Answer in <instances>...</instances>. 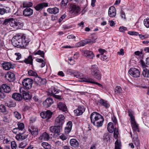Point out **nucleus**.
Returning <instances> with one entry per match:
<instances>
[{"label": "nucleus", "mask_w": 149, "mask_h": 149, "mask_svg": "<svg viewBox=\"0 0 149 149\" xmlns=\"http://www.w3.org/2000/svg\"><path fill=\"white\" fill-rule=\"evenodd\" d=\"M122 91V88L120 86H116L115 89V92L116 94L120 93H121Z\"/></svg>", "instance_id": "nucleus-50"}, {"label": "nucleus", "mask_w": 149, "mask_h": 149, "mask_svg": "<svg viewBox=\"0 0 149 149\" xmlns=\"http://www.w3.org/2000/svg\"><path fill=\"white\" fill-rule=\"evenodd\" d=\"M85 109L83 106H79L78 109L74 110L75 115L76 116L81 115L85 111Z\"/></svg>", "instance_id": "nucleus-13"}, {"label": "nucleus", "mask_w": 149, "mask_h": 149, "mask_svg": "<svg viewBox=\"0 0 149 149\" xmlns=\"http://www.w3.org/2000/svg\"><path fill=\"white\" fill-rule=\"evenodd\" d=\"M5 105L9 107H13L16 106L15 102L12 101L10 100L5 103Z\"/></svg>", "instance_id": "nucleus-30"}, {"label": "nucleus", "mask_w": 149, "mask_h": 149, "mask_svg": "<svg viewBox=\"0 0 149 149\" xmlns=\"http://www.w3.org/2000/svg\"><path fill=\"white\" fill-rule=\"evenodd\" d=\"M22 95V98H23L25 100H29L31 98V96L29 95V93L27 92L23 91Z\"/></svg>", "instance_id": "nucleus-39"}, {"label": "nucleus", "mask_w": 149, "mask_h": 149, "mask_svg": "<svg viewBox=\"0 0 149 149\" xmlns=\"http://www.w3.org/2000/svg\"><path fill=\"white\" fill-rule=\"evenodd\" d=\"M113 131V136L116 139L118 137L119 134L118 129L116 128H115Z\"/></svg>", "instance_id": "nucleus-52"}, {"label": "nucleus", "mask_w": 149, "mask_h": 149, "mask_svg": "<svg viewBox=\"0 0 149 149\" xmlns=\"http://www.w3.org/2000/svg\"><path fill=\"white\" fill-rule=\"evenodd\" d=\"M7 13L6 10L4 8H0V14L3 15Z\"/></svg>", "instance_id": "nucleus-64"}, {"label": "nucleus", "mask_w": 149, "mask_h": 149, "mask_svg": "<svg viewBox=\"0 0 149 149\" xmlns=\"http://www.w3.org/2000/svg\"><path fill=\"white\" fill-rule=\"evenodd\" d=\"M100 104L103 106L104 107L106 108L109 107V104L107 102L103 99H101L100 100Z\"/></svg>", "instance_id": "nucleus-31"}, {"label": "nucleus", "mask_w": 149, "mask_h": 149, "mask_svg": "<svg viewBox=\"0 0 149 149\" xmlns=\"http://www.w3.org/2000/svg\"><path fill=\"white\" fill-rule=\"evenodd\" d=\"M52 115V112L49 110L42 112L40 114V115L42 118L46 119L47 120L51 118Z\"/></svg>", "instance_id": "nucleus-9"}, {"label": "nucleus", "mask_w": 149, "mask_h": 149, "mask_svg": "<svg viewBox=\"0 0 149 149\" xmlns=\"http://www.w3.org/2000/svg\"><path fill=\"white\" fill-rule=\"evenodd\" d=\"M5 76L6 78L10 81H13L15 79V75L13 73L11 72L7 73Z\"/></svg>", "instance_id": "nucleus-18"}, {"label": "nucleus", "mask_w": 149, "mask_h": 149, "mask_svg": "<svg viewBox=\"0 0 149 149\" xmlns=\"http://www.w3.org/2000/svg\"><path fill=\"white\" fill-rule=\"evenodd\" d=\"M131 125L134 131H136L138 130V127L136 123V124L132 125Z\"/></svg>", "instance_id": "nucleus-58"}, {"label": "nucleus", "mask_w": 149, "mask_h": 149, "mask_svg": "<svg viewBox=\"0 0 149 149\" xmlns=\"http://www.w3.org/2000/svg\"><path fill=\"white\" fill-rule=\"evenodd\" d=\"M119 31L121 32H124L127 30V28L124 26H120L119 29Z\"/></svg>", "instance_id": "nucleus-59"}, {"label": "nucleus", "mask_w": 149, "mask_h": 149, "mask_svg": "<svg viewBox=\"0 0 149 149\" xmlns=\"http://www.w3.org/2000/svg\"><path fill=\"white\" fill-rule=\"evenodd\" d=\"M33 5L32 3L31 2H26L23 3V6L24 7H29Z\"/></svg>", "instance_id": "nucleus-48"}, {"label": "nucleus", "mask_w": 149, "mask_h": 149, "mask_svg": "<svg viewBox=\"0 0 149 149\" xmlns=\"http://www.w3.org/2000/svg\"><path fill=\"white\" fill-rule=\"evenodd\" d=\"M128 115L130 118V123L131 124V125L136 124L134 117L133 115V112L132 111L130 110H128Z\"/></svg>", "instance_id": "nucleus-21"}, {"label": "nucleus", "mask_w": 149, "mask_h": 149, "mask_svg": "<svg viewBox=\"0 0 149 149\" xmlns=\"http://www.w3.org/2000/svg\"><path fill=\"white\" fill-rule=\"evenodd\" d=\"M33 143H31L29 146L26 149H36V148L32 145Z\"/></svg>", "instance_id": "nucleus-63"}, {"label": "nucleus", "mask_w": 149, "mask_h": 149, "mask_svg": "<svg viewBox=\"0 0 149 149\" xmlns=\"http://www.w3.org/2000/svg\"><path fill=\"white\" fill-rule=\"evenodd\" d=\"M2 66L3 69L6 70H8L10 68H13L14 66L9 62L5 63H3Z\"/></svg>", "instance_id": "nucleus-20"}, {"label": "nucleus", "mask_w": 149, "mask_h": 149, "mask_svg": "<svg viewBox=\"0 0 149 149\" xmlns=\"http://www.w3.org/2000/svg\"><path fill=\"white\" fill-rule=\"evenodd\" d=\"M129 74L133 77L137 78L139 77L140 72L139 70L135 68H131L129 71Z\"/></svg>", "instance_id": "nucleus-7"}, {"label": "nucleus", "mask_w": 149, "mask_h": 149, "mask_svg": "<svg viewBox=\"0 0 149 149\" xmlns=\"http://www.w3.org/2000/svg\"><path fill=\"white\" fill-rule=\"evenodd\" d=\"M29 75L32 76H37V74L36 72L33 71L31 70H29L28 72Z\"/></svg>", "instance_id": "nucleus-53"}, {"label": "nucleus", "mask_w": 149, "mask_h": 149, "mask_svg": "<svg viewBox=\"0 0 149 149\" xmlns=\"http://www.w3.org/2000/svg\"><path fill=\"white\" fill-rule=\"evenodd\" d=\"M6 112V109L5 106L3 105H0V112L5 113Z\"/></svg>", "instance_id": "nucleus-47"}, {"label": "nucleus", "mask_w": 149, "mask_h": 149, "mask_svg": "<svg viewBox=\"0 0 149 149\" xmlns=\"http://www.w3.org/2000/svg\"><path fill=\"white\" fill-rule=\"evenodd\" d=\"M142 74L144 77L149 78V70L146 68H143Z\"/></svg>", "instance_id": "nucleus-32"}, {"label": "nucleus", "mask_w": 149, "mask_h": 149, "mask_svg": "<svg viewBox=\"0 0 149 149\" xmlns=\"http://www.w3.org/2000/svg\"><path fill=\"white\" fill-rule=\"evenodd\" d=\"M11 147L12 149H16L17 146L15 141H12L11 142Z\"/></svg>", "instance_id": "nucleus-55"}, {"label": "nucleus", "mask_w": 149, "mask_h": 149, "mask_svg": "<svg viewBox=\"0 0 149 149\" xmlns=\"http://www.w3.org/2000/svg\"><path fill=\"white\" fill-rule=\"evenodd\" d=\"M1 87L4 90V92L6 93H9L11 91L10 87L6 84H3L1 85Z\"/></svg>", "instance_id": "nucleus-27"}, {"label": "nucleus", "mask_w": 149, "mask_h": 149, "mask_svg": "<svg viewBox=\"0 0 149 149\" xmlns=\"http://www.w3.org/2000/svg\"><path fill=\"white\" fill-rule=\"evenodd\" d=\"M80 81L86 82L93 84H94L95 82V81L92 78H84V77L82 79V80H80Z\"/></svg>", "instance_id": "nucleus-28"}, {"label": "nucleus", "mask_w": 149, "mask_h": 149, "mask_svg": "<svg viewBox=\"0 0 149 149\" xmlns=\"http://www.w3.org/2000/svg\"><path fill=\"white\" fill-rule=\"evenodd\" d=\"M107 129L109 132L112 133L114 131V127L112 123L110 122L108 124Z\"/></svg>", "instance_id": "nucleus-34"}, {"label": "nucleus", "mask_w": 149, "mask_h": 149, "mask_svg": "<svg viewBox=\"0 0 149 149\" xmlns=\"http://www.w3.org/2000/svg\"><path fill=\"white\" fill-rule=\"evenodd\" d=\"M54 102L53 99L50 97L47 98L43 102V106L46 108L49 107Z\"/></svg>", "instance_id": "nucleus-12"}, {"label": "nucleus", "mask_w": 149, "mask_h": 149, "mask_svg": "<svg viewBox=\"0 0 149 149\" xmlns=\"http://www.w3.org/2000/svg\"><path fill=\"white\" fill-rule=\"evenodd\" d=\"M97 39V38H95L94 40H91V39H86L84 40H83L85 45H86V44L91 43L92 44L95 42V40Z\"/></svg>", "instance_id": "nucleus-36"}, {"label": "nucleus", "mask_w": 149, "mask_h": 149, "mask_svg": "<svg viewBox=\"0 0 149 149\" xmlns=\"http://www.w3.org/2000/svg\"><path fill=\"white\" fill-rule=\"evenodd\" d=\"M12 98L15 100L17 101H20L22 100V95L18 93H15L13 94Z\"/></svg>", "instance_id": "nucleus-17"}, {"label": "nucleus", "mask_w": 149, "mask_h": 149, "mask_svg": "<svg viewBox=\"0 0 149 149\" xmlns=\"http://www.w3.org/2000/svg\"><path fill=\"white\" fill-rule=\"evenodd\" d=\"M27 145V143L26 142H22L19 144V148H24Z\"/></svg>", "instance_id": "nucleus-57"}, {"label": "nucleus", "mask_w": 149, "mask_h": 149, "mask_svg": "<svg viewBox=\"0 0 149 149\" xmlns=\"http://www.w3.org/2000/svg\"><path fill=\"white\" fill-rule=\"evenodd\" d=\"M116 15V10L115 8L113 6L110 7L108 10V15L111 17H115Z\"/></svg>", "instance_id": "nucleus-14"}, {"label": "nucleus", "mask_w": 149, "mask_h": 149, "mask_svg": "<svg viewBox=\"0 0 149 149\" xmlns=\"http://www.w3.org/2000/svg\"><path fill=\"white\" fill-rule=\"evenodd\" d=\"M85 54H86V56L90 58H93L94 57V55L92 52L91 51H86Z\"/></svg>", "instance_id": "nucleus-40"}, {"label": "nucleus", "mask_w": 149, "mask_h": 149, "mask_svg": "<svg viewBox=\"0 0 149 149\" xmlns=\"http://www.w3.org/2000/svg\"><path fill=\"white\" fill-rule=\"evenodd\" d=\"M55 128L56 130V133L58 134L62 130V125H55Z\"/></svg>", "instance_id": "nucleus-41"}, {"label": "nucleus", "mask_w": 149, "mask_h": 149, "mask_svg": "<svg viewBox=\"0 0 149 149\" xmlns=\"http://www.w3.org/2000/svg\"><path fill=\"white\" fill-rule=\"evenodd\" d=\"M65 118L64 116L63 115H60L57 117L56 120L55 122V125H62L64 122Z\"/></svg>", "instance_id": "nucleus-10"}, {"label": "nucleus", "mask_w": 149, "mask_h": 149, "mask_svg": "<svg viewBox=\"0 0 149 149\" xmlns=\"http://www.w3.org/2000/svg\"><path fill=\"white\" fill-rule=\"evenodd\" d=\"M33 10L29 7H27L23 11V15L25 16H29L32 15Z\"/></svg>", "instance_id": "nucleus-15"}, {"label": "nucleus", "mask_w": 149, "mask_h": 149, "mask_svg": "<svg viewBox=\"0 0 149 149\" xmlns=\"http://www.w3.org/2000/svg\"><path fill=\"white\" fill-rule=\"evenodd\" d=\"M55 126H51L49 128V130L51 132L56 133V129L55 128Z\"/></svg>", "instance_id": "nucleus-60"}, {"label": "nucleus", "mask_w": 149, "mask_h": 149, "mask_svg": "<svg viewBox=\"0 0 149 149\" xmlns=\"http://www.w3.org/2000/svg\"><path fill=\"white\" fill-rule=\"evenodd\" d=\"M48 6V4L47 3H42L37 5L35 7V9L38 11L42 9L44 7H46Z\"/></svg>", "instance_id": "nucleus-23"}, {"label": "nucleus", "mask_w": 149, "mask_h": 149, "mask_svg": "<svg viewBox=\"0 0 149 149\" xmlns=\"http://www.w3.org/2000/svg\"><path fill=\"white\" fill-rule=\"evenodd\" d=\"M41 145L45 149H50L51 148L50 145L47 143L43 142Z\"/></svg>", "instance_id": "nucleus-42"}, {"label": "nucleus", "mask_w": 149, "mask_h": 149, "mask_svg": "<svg viewBox=\"0 0 149 149\" xmlns=\"http://www.w3.org/2000/svg\"><path fill=\"white\" fill-rule=\"evenodd\" d=\"M90 70L91 75L95 78L98 80H100L101 79L102 75L96 65H91Z\"/></svg>", "instance_id": "nucleus-3"}, {"label": "nucleus", "mask_w": 149, "mask_h": 149, "mask_svg": "<svg viewBox=\"0 0 149 149\" xmlns=\"http://www.w3.org/2000/svg\"><path fill=\"white\" fill-rule=\"evenodd\" d=\"M17 135L15 136L16 139L18 141H22L26 139L28 135L24 134H16Z\"/></svg>", "instance_id": "nucleus-24"}, {"label": "nucleus", "mask_w": 149, "mask_h": 149, "mask_svg": "<svg viewBox=\"0 0 149 149\" xmlns=\"http://www.w3.org/2000/svg\"><path fill=\"white\" fill-rule=\"evenodd\" d=\"M28 130L33 136H34L37 135L38 134V128L34 126H31L29 127Z\"/></svg>", "instance_id": "nucleus-11"}, {"label": "nucleus", "mask_w": 149, "mask_h": 149, "mask_svg": "<svg viewBox=\"0 0 149 149\" xmlns=\"http://www.w3.org/2000/svg\"><path fill=\"white\" fill-rule=\"evenodd\" d=\"M90 119L91 123L98 128L102 126L104 120L103 116L96 112H93L91 113Z\"/></svg>", "instance_id": "nucleus-2"}, {"label": "nucleus", "mask_w": 149, "mask_h": 149, "mask_svg": "<svg viewBox=\"0 0 149 149\" xmlns=\"http://www.w3.org/2000/svg\"><path fill=\"white\" fill-rule=\"evenodd\" d=\"M58 108L60 110L63 111H67V108L65 104L62 102H59L57 105Z\"/></svg>", "instance_id": "nucleus-19"}, {"label": "nucleus", "mask_w": 149, "mask_h": 149, "mask_svg": "<svg viewBox=\"0 0 149 149\" xmlns=\"http://www.w3.org/2000/svg\"><path fill=\"white\" fill-rule=\"evenodd\" d=\"M59 90L55 88L54 87H52L51 88V90L49 91V92L51 94V95L53 97L54 95H56L55 94L59 93Z\"/></svg>", "instance_id": "nucleus-29"}, {"label": "nucleus", "mask_w": 149, "mask_h": 149, "mask_svg": "<svg viewBox=\"0 0 149 149\" xmlns=\"http://www.w3.org/2000/svg\"><path fill=\"white\" fill-rule=\"evenodd\" d=\"M10 22V25L11 27L16 28H18L23 26V23L20 18L14 19L11 18Z\"/></svg>", "instance_id": "nucleus-4"}, {"label": "nucleus", "mask_w": 149, "mask_h": 149, "mask_svg": "<svg viewBox=\"0 0 149 149\" xmlns=\"http://www.w3.org/2000/svg\"><path fill=\"white\" fill-rule=\"evenodd\" d=\"M42 79L40 77H39L37 75L35 76V77L34 78V82L37 84H42Z\"/></svg>", "instance_id": "nucleus-33"}, {"label": "nucleus", "mask_w": 149, "mask_h": 149, "mask_svg": "<svg viewBox=\"0 0 149 149\" xmlns=\"http://www.w3.org/2000/svg\"><path fill=\"white\" fill-rule=\"evenodd\" d=\"M38 55L40 56L41 57L44 58L45 56V53L43 51L39 50L35 54V55Z\"/></svg>", "instance_id": "nucleus-46"}, {"label": "nucleus", "mask_w": 149, "mask_h": 149, "mask_svg": "<svg viewBox=\"0 0 149 149\" xmlns=\"http://www.w3.org/2000/svg\"><path fill=\"white\" fill-rule=\"evenodd\" d=\"M29 42V40L27 38L18 35L15 36L12 40L13 45L18 48L24 47L27 45Z\"/></svg>", "instance_id": "nucleus-1"}, {"label": "nucleus", "mask_w": 149, "mask_h": 149, "mask_svg": "<svg viewBox=\"0 0 149 149\" xmlns=\"http://www.w3.org/2000/svg\"><path fill=\"white\" fill-rule=\"evenodd\" d=\"M24 62L26 64H29L30 65H32L33 59L31 56H29L27 58H26L24 60Z\"/></svg>", "instance_id": "nucleus-37"}, {"label": "nucleus", "mask_w": 149, "mask_h": 149, "mask_svg": "<svg viewBox=\"0 0 149 149\" xmlns=\"http://www.w3.org/2000/svg\"><path fill=\"white\" fill-rule=\"evenodd\" d=\"M128 33L131 35H135L137 36L139 35L138 33L134 31H129L128 32Z\"/></svg>", "instance_id": "nucleus-62"}, {"label": "nucleus", "mask_w": 149, "mask_h": 149, "mask_svg": "<svg viewBox=\"0 0 149 149\" xmlns=\"http://www.w3.org/2000/svg\"><path fill=\"white\" fill-rule=\"evenodd\" d=\"M14 116L17 119H20L21 118V114L17 111L13 112Z\"/></svg>", "instance_id": "nucleus-45"}, {"label": "nucleus", "mask_w": 149, "mask_h": 149, "mask_svg": "<svg viewBox=\"0 0 149 149\" xmlns=\"http://www.w3.org/2000/svg\"><path fill=\"white\" fill-rule=\"evenodd\" d=\"M71 146L75 148H77L79 146V143L78 141L75 139H72L70 140Z\"/></svg>", "instance_id": "nucleus-22"}, {"label": "nucleus", "mask_w": 149, "mask_h": 149, "mask_svg": "<svg viewBox=\"0 0 149 149\" xmlns=\"http://www.w3.org/2000/svg\"><path fill=\"white\" fill-rule=\"evenodd\" d=\"M15 55L16 56V60H19L21 57V55L19 53H15Z\"/></svg>", "instance_id": "nucleus-61"}, {"label": "nucleus", "mask_w": 149, "mask_h": 149, "mask_svg": "<svg viewBox=\"0 0 149 149\" xmlns=\"http://www.w3.org/2000/svg\"><path fill=\"white\" fill-rule=\"evenodd\" d=\"M33 82V80L32 79L27 78L23 80L22 81V84L26 89H29L31 88Z\"/></svg>", "instance_id": "nucleus-6"}, {"label": "nucleus", "mask_w": 149, "mask_h": 149, "mask_svg": "<svg viewBox=\"0 0 149 149\" xmlns=\"http://www.w3.org/2000/svg\"><path fill=\"white\" fill-rule=\"evenodd\" d=\"M49 135L46 132L43 133L42 134L39 138V139L40 140H43L45 141H47L49 140Z\"/></svg>", "instance_id": "nucleus-25"}, {"label": "nucleus", "mask_w": 149, "mask_h": 149, "mask_svg": "<svg viewBox=\"0 0 149 149\" xmlns=\"http://www.w3.org/2000/svg\"><path fill=\"white\" fill-rule=\"evenodd\" d=\"M115 149H120L121 146L120 141L117 140L115 143Z\"/></svg>", "instance_id": "nucleus-44"}, {"label": "nucleus", "mask_w": 149, "mask_h": 149, "mask_svg": "<svg viewBox=\"0 0 149 149\" xmlns=\"http://www.w3.org/2000/svg\"><path fill=\"white\" fill-rule=\"evenodd\" d=\"M11 18L6 19L3 21V24L4 25H6L8 24L9 23H10V22L11 21Z\"/></svg>", "instance_id": "nucleus-56"}, {"label": "nucleus", "mask_w": 149, "mask_h": 149, "mask_svg": "<svg viewBox=\"0 0 149 149\" xmlns=\"http://www.w3.org/2000/svg\"><path fill=\"white\" fill-rule=\"evenodd\" d=\"M17 125L18 126L17 127L13 129V132L15 134H24L25 132L24 124L22 123L19 122L18 123Z\"/></svg>", "instance_id": "nucleus-5"}, {"label": "nucleus", "mask_w": 149, "mask_h": 149, "mask_svg": "<svg viewBox=\"0 0 149 149\" xmlns=\"http://www.w3.org/2000/svg\"><path fill=\"white\" fill-rule=\"evenodd\" d=\"M68 3V0H62L60 5L62 8H65Z\"/></svg>", "instance_id": "nucleus-43"}, {"label": "nucleus", "mask_w": 149, "mask_h": 149, "mask_svg": "<svg viewBox=\"0 0 149 149\" xmlns=\"http://www.w3.org/2000/svg\"><path fill=\"white\" fill-rule=\"evenodd\" d=\"M133 139L134 144L137 147L139 146L140 145V142L139 140L138 139V136L136 134L135 135Z\"/></svg>", "instance_id": "nucleus-35"}, {"label": "nucleus", "mask_w": 149, "mask_h": 149, "mask_svg": "<svg viewBox=\"0 0 149 149\" xmlns=\"http://www.w3.org/2000/svg\"><path fill=\"white\" fill-rule=\"evenodd\" d=\"M70 11L72 13H74L76 15L80 13L81 9L78 6L74 4L70 5Z\"/></svg>", "instance_id": "nucleus-8"}, {"label": "nucleus", "mask_w": 149, "mask_h": 149, "mask_svg": "<svg viewBox=\"0 0 149 149\" xmlns=\"http://www.w3.org/2000/svg\"><path fill=\"white\" fill-rule=\"evenodd\" d=\"M144 24L145 26L148 28L149 27V18H147L144 19Z\"/></svg>", "instance_id": "nucleus-51"}, {"label": "nucleus", "mask_w": 149, "mask_h": 149, "mask_svg": "<svg viewBox=\"0 0 149 149\" xmlns=\"http://www.w3.org/2000/svg\"><path fill=\"white\" fill-rule=\"evenodd\" d=\"M47 11L49 13L56 14L58 13L59 10L58 8L54 7L53 8H49Z\"/></svg>", "instance_id": "nucleus-26"}, {"label": "nucleus", "mask_w": 149, "mask_h": 149, "mask_svg": "<svg viewBox=\"0 0 149 149\" xmlns=\"http://www.w3.org/2000/svg\"><path fill=\"white\" fill-rule=\"evenodd\" d=\"M59 138L62 141L66 140L68 138V136L66 134H62L59 136Z\"/></svg>", "instance_id": "nucleus-54"}, {"label": "nucleus", "mask_w": 149, "mask_h": 149, "mask_svg": "<svg viewBox=\"0 0 149 149\" xmlns=\"http://www.w3.org/2000/svg\"><path fill=\"white\" fill-rule=\"evenodd\" d=\"M72 123L71 121H69L67 124L65 128V132L66 134H68L72 129Z\"/></svg>", "instance_id": "nucleus-16"}, {"label": "nucleus", "mask_w": 149, "mask_h": 149, "mask_svg": "<svg viewBox=\"0 0 149 149\" xmlns=\"http://www.w3.org/2000/svg\"><path fill=\"white\" fill-rule=\"evenodd\" d=\"M74 76L79 79L80 80H82L84 77L83 74L79 72H75L74 73Z\"/></svg>", "instance_id": "nucleus-38"}, {"label": "nucleus", "mask_w": 149, "mask_h": 149, "mask_svg": "<svg viewBox=\"0 0 149 149\" xmlns=\"http://www.w3.org/2000/svg\"><path fill=\"white\" fill-rule=\"evenodd\" d=\"M85 45L84 40H82L77 43L75 46L76 47H79L81 46H83Z\"/></svg>", "instance_id": "nucleus-49"}]
</instances>
